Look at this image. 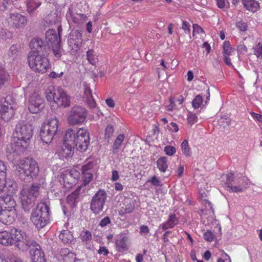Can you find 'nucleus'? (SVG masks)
Instances as JSON below:
<instances>
[{"instance_id":"09e8293b","label":"nucleus","mask_w":262,"mask_h":262,"mask_svg":"<svg viewBox=\"0 0 262 262\" xmlns=\"http://www.w3.org/2000/svg\"><path fill=\"white\" fill-rule=\"evenodd\" d=\"M254 54L258 58H262V45L260 43H257L253 47Z\"/></svg>"},{"instance_id":"4d7b16f0","label":"nucleus","mask_w":262,"mask_h":262,"mask_svg":"<svg viewBox=\"0 0 262 262\" xmlns=\"http://www.w3.org/2000/svg\"><path fill=\"white\" fill-rule=\"evenodd\" d=\"M247 48L245 46L244 43H241L237 47V51L239 55H243V54L247 53Z\"/></svg>"},{"instance_id":"864d4df0","label":"nucleus","mask_w":262,"mask_h":262,"mask_svg":"<svg viewBox=\"0 0 262 262\" xmlns=\"http://www.w3.org/2000/svg\"><path fill=\"white\" fill-rule=\"evenodd\" d=\"M114 132V129L112 125H108L105 129V137L107 139H110Z\"/></svg>"},{"instance_id":"f03ea898","label":"nucleus","mask_w":262,"mask_h":262,"mask_svg":"<svg viewBox=\"0 0 262 262\" xmlns=\"http://www.w3.org/2000/svg\"><path fill=\"white\" fill-rule=\"evenodd\" d=\"M2 192L7 193L0 196V220L3 224H10L16 215V202L12 196L14 193H10L7 188Z\"/></svg>"},{"instance_id":"f257e3e1","label":"nucleus","mask_w":262,"mask_h":262,"mask_svg":"<svg viewBox=\"0 0 262 262\" xmlns=\"http://www.w3.org/2000/svg\"><path fill=\"white\" fill-rule=\"evenodd\" d=\"M33 136V127L29 122L20 121L16 125L10 146L12 151L20 154L30 145Z\"/></svg>"},{"instance_id":"3c124183","label":"nucleus","mask_w":262,"mask_h":262,"mask_svg":"<svg viewBox=\"0 0 262 262\" xmlns=\"http://www.w3.org/2000/svg\"><path fill=\"white\" fill-rule=\"evenodd\" d=\"M198 119V118L197 116L195 115V114H194V113H188L187 121L188 123H190L191 125H192V124H194L195 123V122H196Z\"/></svg>"},{"instance_id":"bb28decb","label":"nucleus","mask_w":262,"mask_h":262,"mask_svg":"<svg viewBox=\"0 0 262 262\" xmlns=\"http://www.w3.org/2000/svg\"><path fill=\"white\" fill-rule=\"evenodd\" d=\"M242 3L246 9L252 12H255L259 8V4L255 0H242Z\"/></svg>"},{"instance_id":"e2e57ef3","label":"nucleus","mask_w":262,"mask_h":262,"mask_svg":"<svg viewBox=\"0 0 262 262\" xmlns=\"http://www.w3.org/2000/svg\"><path fill=\"white\" fill-rule=\"evenodd\" d=\"M110 223H111V220H110L109 217L106 216V217H104L103 219H102L100 221L99 225L101 227H105V226H106V225H108V224H110Z\"/></svg>"},{"instance_id":"603ef678","label":"nucleus","mask_w":262,"mask_h":262,"mask_svg":"<svg viewBox=\"0 0 262 262\" xmlns=\"http://www.w3.org/2000/svg\"><path fill=\"white\" fill-rule=\"evenodd\" d=\"M236 26L241 31H246L248 28L247 23L242 21V20H239L236 23Z\"/></svg>"},{"instance_id":"49530a36","label":"nucleus","mask_w":262,"mask_h":262,"mask_svg":"<svg viewBox=\"0 0 262 262\" xmlns=\"http://www.w3.org/2000/svg\"><path fill=\"white\" fill-rule=\"evenodd\" d=\"M82 174L83 175V182L85 185L90 183L91 180H92L93 174L92 172L82 171Z\"/></svg>"},{"instance_id":"0eeeda50","label":"nucleus","mask_w":262,"mask_h":262,"mask_svg":"<svg viewBox=\"0 0 262 262\" xmlns=\"http://www.w3.org/2000/svg\"><path fill=\"white\" fill-rule=\"evenodd\" d=\"M24 231L17 229H11L9 231H0V244L3 245H15L19 250L25 249L23 243Z\"/></svg>"},{"instance_id":"c03bdc74","label":"nucleus","mask_w":262,"mask_h":262,"mask_svg":"<svg viewBox=\"0 0 262 262\" xmlns=\"http://www.w3.org/2000/svg\"><path fill=\"white\" fill-rule=\"evenodd\" d=\"M11 37H12V33L4 29L3 27L0 25V39L5 40V39Z\"/></svg>"},{"instance_id":"37998d69","label":"nucleus","mask_w":262,"mask_h":262,"mask_svg":"<svg viewBox=\"0 0 262 262\" xmlns=\"http://www.w3.org/2000/svg\"><path fill=\"white\" fill-rule=\"evenodd\" d=\"M94 165V163L91 159L86 161L85 163L81 167L82 171L92 172V169Z\"/></svg>"},{"instance_id":"39448f33","label":"nucleus","mask_w":262,"mask_h":262,"mask_svg":"<svg viewBox=\"0 0 262 262\" xmlns=\"http://www.w3.org/2000/svg\"><path fill=\"white\" fill-rule=\"evenodd\" d=\"M30 220L37 228H42L48 225L50 222V208L47 202L38 203L32 210Z\"/></svg>"},{"instance_id":"a18cd8bd","label":"nucleus","mask_w":262,"mask_h":262,"mask_svg":"<svg viewBox=\"0 0 262 262\" xmlns=\"http://www.w3.org/2000/svg\"><path fill=\"white\" fill-rule=\"evenodd\" d=\"M164 151L168 156H172L177 151L176 147L172 145H166L164 148Z\"/></svg>"},{"instance_id":"2eb2a0df","label":"nucleus","mask_w":262,"mask_h":262,"mask_svg":"<svg viewBox=\"0 0 262 262\" xmlns=\"http://www.w3.org/2000/svg\"><path fill=\"white\" fill-rule=\"evenodd\" d=\"M45 107V99L38 92L34 91L28 98V107L32 113H39Z\"/></svg>"},{"instance_id":"e433bc0d","label":"nucleus","mask_w":262,"mask_h":262,"mask_svg":"<svg viewBox=\"0 0 262 262\" xmlns=\"http://www.w3.org/2000/svg\"><path fill=\"white\" fill-rule=\"evenodd\" d=\"M223 55H231L234 52L235 49L231 47L229 41L226 40L223 44Z\"/></svg>"},{"instance_id":"412c9836","label":"nucleus","mask_w":262,"mask_h":262,"mask_svg":"<svg viewBox=\"0 0 262 262\" xmlns=\"http://www.w3.org/2000/svg\"><path fill=\"white\" fill-rule=\"evenodd\" d=\"M9 22L12 23L16 28H24L27 24L28 20L25 15L20 13H11L10 14Z\"/></svg>"},{"instance_id":"cd10ccee","label":"nucleus","mask_w":262,"mask_h":262,"mask_svg":"<svg viewBox=\"0 0 262 262\" xmlns=\"http://www.w3.org/2000/svg\"><path fill=\"white\" fill-rule=\"evenodd\" d=\"M61 254L63 255L64 262H81L79 259L76 258L75 253L69 252L68 249H62Z\"/></svg>"},{"instance_id":"7c9ffc66","label":"nucleus","mask_w":262,"mask_h":262,"mask_svg":"<svg viewBox=\"0 0 262 262\" xmlns=\"http://www.w3.org/2000/svg\"><path fill=\"white\" fill-rule=\"evenodd\" d=\"M59 237L64 243H71L73 241V234L69 230H62Z\"/></svg>"},{"instance_id":"7ed1b4c3","label":"nucleus","mask_w":262,"mask_h":262,"mask_svg":"<svg viewBox=\"0 0 262 262\" xmlns=\"http://www.w3.org/2000/svg\"><path fill=\"white\" fill-rule=\"evenodd\" d=\"M66 141H70L77 149L85 151L90 143V134L85 128H78L77 129H68L66 131Z\"/></svg>"},{"instance_id":"8fccbe9b","label":"nucleus","mask_w":262,"mask_h":262,"mask_svg":"<svg viewBox=\"0 0 262 262\" xmlns=\"http://www.w3.org/2000/svg\"><path fill=\"white\" fill-rule=\"evenodd\" d=\"M80 238L83 241H90L92 239V233L89 231H83L80 233Z\"/></svg>"},{"instance_id":"680f3d73","label":"nucleus","mask_w":262,"mask_h":262,"mask_svg":"<svg viewBox=\"0 0 262 262\" xmlns=\"http://www.w3.org/2000/svg\"><path fill=\"white\" fill-rule=\"evenodd\" d=\"M169 130L171 132H173V133H177V132L179 131V126L177 123H173V122H171V123L168 125Z\"/></svg>"},{"instance_id":"bf43d9fd","label":"nucleus","mask_w":262,"mask_h":262,"mask_svg":"<svg viewBox=\"0 0 262 262\" xmlns=\"http://www.w3.org/2000/svg\"><path fill=\"white\" fill-rule=\"evenodd\" d=\"M149 232V229L147 226H145V225H142L140 227V234L142 235H144L146 236L147 234H148Z\"/></svg>"},{"instance_id":"6e6552de","label":"nucleus","mask_w":262,"mask_h":262,"mask_svg":"<svg viewBox=\"0 0 262 262\" xmlns=\"http://www.w3.org/2000/svg\"><path fill=\"white\" fill-rule=\"evenodd\" d=\"M45 94L49 102H53L63 107H67L70 105V97L61 88L54 89L53 86H50L46 90Z\"/></svg>"},{"instance_id":"ea45409f","label":"nucleus","mask_w":262,"mask_h":262,"mask_svg":"<svg viewBox=\"0 0 262 262\" xmlns=\"http://www.w3.org/2000/svg\"><path fill=\"white\" fill-rule=\"evenodd\" d=\"M83 97H85L86 100H93L92 91L90 89V86L89 84H85V83L84 84Z\"/></svg>"},{"instance_id":"20e7f679","label":"nucleus","mask_w":262,"mask_h":262,"mask_svg":"<svg viewBox=\"0 0 262 262\" xmlns=\"http://www.w3.org/2000/svg\"><path fill=\"white\" fill-rule=\"evenodd\" d=\"M15 168L21 178L26 177L28 180L36 178L39 172L37 162L29 158L18 161L15 165Z\"/></svg>"},{"instance_id":"9b49d317","label":"nucleus","mask_w":262,"mask_h":262,"mask_svg":"<svg viewBox=\"0 0 262 262\" xmlns=\"http://www.w3.org/2000/svg\"><path fill=\"white\" fill-rule=\"evenodd\" d=\"M39 194V185L33 184L31 187H24L20 193L22 207L25 211H29Z\"/></svg>"},{"instance_id":"c756f323","label":"nucleus","mask_w":262,"mask_h":262,"mask_svg":"<svg viewBox=\"0 0 262 262\" xmlns=\"http://www.w3.org/2000/svg\"><path fill=\"white\" fill-rule=\"evenodd\" d=\"M167 158L162 156L157 161V167L161 172H165L168 168Z\"/></svg>"},{"instance_id":"13d9d810","label":"nucleus","mask_w":262,"mask_h":262,"mask_svg":"<svg viewBox=\"0 0 262 262\" xmlns=\"http://www.w3.org/2000/svg\"><path fill=\"white\" fill-rule=\"evenodd\" d=\"M147 183H151L154 186H160V181L156 176L152 177L150 179L147 181Z\"/></svg>"},{"instance_id":"a878e982","label":"nucleus","mask_w":262,"mask_h":262,"mask_svg":"<svg viewBox=\"0 0 262 262\" xmlns=\"http://www.w3.org/2000/svg\"><path fill=\"white\" fill-rule=\"evenodd\" d=\"M179 219L177 217L176 214L171 213L169 214L167 221L160 225L159 228H161L163 230L172 228L175 225H177Z\"/></svg>"},{"instance_id":"a211bd4d","label":"nucleus","mask_w":262,"mask_h":262,"mask_svg":"<svg viewBox=\"0 0 262 262\" xmlns=\"http://www.w3.org/2000/svg\"><path fill=\"white\" fill-rule=\"evenodd\" d=\"M106 193L103 190H99L94 195L91 203L90 208L95 214L102 211L106 199Z\"/></svg>"},{"instance_id":"4468645a","label":"nucleus","mask_w":262,"mask_h":262,"mask_svg":"<svg viewBox=\"0 0 262 262\" xmlns=\"http://www.w3.org/2000/svg\"><path fill=\"white\" fill-rule=\"evenodd\" d=\"M80 177V172L76 168L62 171L59 177V181L61 184L66 189H70L77 183Z\"/></svg>"},{"instance_id":"69168bd1","label":"nucleus","mask_w":262,"mask_h":262,"mask_svg":"<svg viewBox=\"0 0 262 262\" xmlns=\"http://www.w3.org/2000/svg\"><path fill=\"white\" fill-rule=\"evenodd\" d=\"M182 27L185 33H189L190 31V25L189 23L186 21V20H184L183 21Z\"/></svg>"},{"instance_id":"6e6d98bb","label":"nucleus","mask_w":262,"mask_h":262,"mask_svg":"<svg viewBox=\"0 0 262 262\" xmlns=\"http://www.w3.org/2000/svg\"><path fill=\"white\" fill-rule=\"evenodd\" d=\"M216 3L218 8L223 9V8H228L229 2L228 0H216Z\"/></svg>"},{"instance_id":"a19ab883","label":"nucleus","mask_w":262,"mask_h":262,"mask_svg":"<svg viewBox=\"0 0 262 262\" xmlns=\"http://www.w3.org/2000/svg\"><path fill=\"white\" fill-rule=\"evenodd\" d=\"M200 196L202 199V203L204 204L206 206V208H212V205L209 201H208L207 199H206L207 197V193H205V192L201 191V190H200Z\"/></svg>"},{"instance_id":"dca6fc26","label":"nucleus","mask_w":262,"mask_h":262,"mask_svg":"<svg viewBox=\"0 0 262 262\" xmlns=\"http://www.w3.org/2000/svg\"><path fill=\"white\" fill-rule=\"evenodd\" d=\"M7 166L0 160V193L6 188L8 192H15L17 184L12 180H7Z\"/></svg>"},{"instance_id":"1a4fd4ad","label":"nucleus","mask_w":262,"mask_h":262,"mask_svg":"<svg viewBox=\"0 0 262 262\" xmlns=\"http://www.w3.org/2000/svg\"><path fill=\"white\" fill-rule=\"evenodd\" d=\"M22 243L25 246L24 249H21L22 251H25L30 248V254L33 262H47L45 253L42 251L39 244L35 241L31 240L24 231Z\"/></svg>"},{"instance_id":"f704fd0d","label":"nucleus","mask_w":262,"mask_h":262,"mask_svg":"<svg viewBox=\"0 0 262 262\" xmlns=\"http://www.w3.org/2000/svg\"><path fill=\"white\" fill-rule=\"evenodd\" d=\"M41 3L40 0H28L27 2V10L29 12H32L40 6Z\"/></svg>"},{"instance_id":"79ce46f5","label":"nucleus","mask_w":262,"mask_h":262,"mask_svg":"<svg viewBox=\"0 0 262 262\" xmlns=\"http://www.w3.org/2000/svg\"><path fill=\"white\" fill-rule=\"evenodd\" d=\"M203 97L201 95H196L192 101V105L195 108L200 107L203 103Z\"/></svg>"},{"instance_id":"9d476101","label":"nucleus","mask_w":262,"mask_h":262,"mask_svg":"<svg viewBox=\"0 0 262 262\" xmlns=\"http://www.w3.org/2000/svg\"><path fill=\"white\" fill-rule=\"evenodd\" d=\"M18 105L12 95L0 99V115L4 121H9L13 117Z\"/></svg>"},{"instance_id":"338daca9","label":"nucleus","mask_w":262,"mask_h":262,"mask_svg":"<svg viewBox=\"0 0 262 262\" xmlns=\"http://www.w3.org/2000/svg\"><path fill=\"white\" fill-rule=\"evenodd\" d=\"M250 114L255 120H257L258 122H262L261 115H259V114H257V113H254L253 112H250Z\"/></svg>"},{"instance_id":"0e129e2a","label":"nucleus","mask_w":262,"mask_h":262,"mask_svg":"<svg viewBox=\"0 0 262 262\" xmlns=\"http://www.w3.org/2000/svg\"><path fill=\"white\" fill-rule=\"evenodd\" d=\"M98 253L103 256H106L108 253V250L106 247L100 246L98 250Z\"/></svg>"},{"instance_id":"ddd939ff","label":"nucleus","mask_w":262,"mask_h":262,"mask_svg":"<svg viewBox=\"0 0 262 262\" xmlns=\"http://www.w3.org/2000/svg\"><path fill=\"white\" fill-rule=\"evenodd\" d=\"M226 185L228 190L233 192H241L248 185L249 180L247 178H235L233 173L226 175Z\"/></svg>"},{"instance_id":"b1692460","label":"nucleus","mask_w":262,"mask_h":262,"mask_svg":"<svg viewBox=\"0 0 262 262\" xmlns=\"http://www.w3.org/2000/svg\"><path fill=\"white\" fill-rule=\"evenodd\" d=\"M215 223L218 227V231L216 232V234H213L212 231L209 229L203 231V237L207 242H212L216 237H220L222 235V229L220 223L218 222H215Z\"/></svg>"},{"instance_id":"4be33fe9","label":"nucleus","mask_w":262,"mask_h":262,"mask_svg":"<svg viewBox=\"0 0 262 262\" xmlns=\"http://www.w3.org/2000/svg\"><path fill=\"white\" fill-rule=\"evenodd\" d=\"M66 18L69 21L71 20L75 24H80L81 21L85 20L86 16L83 14L77 13L74 6H70L66 13Z\"/></svg>"},{"instance_id":"c9c22d12","label":"nucleus","mask_w":262,"mask_h":262,"mask_svg":"<svg viewBox=\"0 0 262 262\" xmlns=\"http://www.w3.org/2000/svg\"><path fill=\"white\" fill-rule=\"evenodd\" d=\"M181 148L182 149L183 155L186 157H190L191 155V151L188 144L187 139H184L181 145Z\"/></svg>"},{"instance_id":"c85d7f7f","label":"nucleus","mask_w":262,"mask_h":262,"mask_svg":"<svg viewBox=\"0 0 262 262\" xmlns=\"http://www.w3.org/2000/svg\"><path fill=\"white\" fill-rule=\"evenodd\" d=\"M43 41L40 37H34L30 42V47L32 49L31 51H35L36 52H40L42 49Z\"/></svg>"},{"instance_id":"2f4dec72","label":"nucleus","mask_w":262,"mask_h":262,"mask_svg":"<svg viewBox=\"0 0 262 262\" xmlns=\"http://www.w3.org/2000/svg\"><path fill=\"white\" fill-rule=\"evenodd\" d=\"M125 136L123 134H119L116 138L113 146V151L114 153H117L121 148L122 143L124 140Z\"/></svg>"},{"instance_id":"052dcab7","label":"nucleus","mask_w":262,"mask_h":262,"mask_svg":"<svg viewBox=\"0 0 262 262\" xmlns=\"http://www.w3.org/2000/svg\"><path fill=\"white\" fill-rule=\"evenodd\" d=\"M203 33V29L197 24H194L193 25V34L195 35L196 33Z\"/></svg>"},{"instance_id":"de8ad7c7","label":"nucleus","mask_w":262,"mask_h":262,"mask_svg":"<svg viewBox=\"0 0 262 262\" xmlns=\"http://www.w3.org/2000/svg\"><path fill=\"white\" fill-rule=\"evenodd\" d=\"M12 2V0H0V11L8 9Z\"/></svg>"},{"instance_id":"393cba45","label":"nucleus","mask_w":262,"mask_h":262,"mask_svg":"<svg viewBox=\"0 0 262 262\" xmlns=\"http://www.w3.org/2000/svg\"><path fill=\"white\" fill-rule=\"evenodd\" d=\"M46 37L48 43L50 44L52 47L54 44H58V42H60V37H58L55 30H48L46 31Z\"/></svg>"},{"instance_id":"58836bf2","label":"nucleus","mask_w":262,"mask_h":262,"mask_svg":"<svg viewBox=\"0 0 262 262\" xmlns=\"http://www.w3.org/2000/svg\"><path fill=\"white\" fill-rule=\"evenodd\" d=\"M18 53V48L17 45H12L10 47L7 54L11 59H14V58L17 56Z\"/></svg>"},{"instance_id":"5701e85b","label":"nucleus","mask_w":262,"mask_h":262,"mask_svg":"<svg viewBox=\"0 0 262 262\" xmlns=\"http://www.w3.org/2000/svg\"><path fill=\"white\" fill-rule=\"evenodd\" d=\"M116 249L119 252H123L128 249V238L125 234H118L115 238Z\"/></svg>"},{"instance_id":"774afa93","label":"nucleus","mask_w":262,"mask_h":262,"mask_svg":"<svg viewBox=\"0 0 262 262\" xmlns=\"http://www.w3.org/2000/svg\"><path fill=\"white\" fill-rule=\"evenodd\" d=\"M119 179V172L116 170H113L112 173L111 180L112 181H116Z\"/></svg>"},{"instance_id":"473e14b6","label":"nucleus","mask_w":262,"mask_h":262,"mask_svg":"<svg viewBox=\"0 0 262 262\" xmlns=\"http://www.w3.org/2000/svg\"><path fill=\"white\" fill-rule=\"evenodd\" d=\"M10 80V76L0 66V88L7 84Z\"/></svg>"},{"instance_id":"72a5a7b5","label":"nucleus","mask_w":262,"mask_h":262,"mask_svg":"<svg viewBox=\"0 0 262 262\" xmlns=\"http://www.w3.org/2000/svg\"><path fill=\"white\" fill-rule=\"evenodd\" d=\"M79 195V190H76L67 196V202L71 206H74Z\"/></svg>"},{"instance_id":"6ab92c4d","label":"nucleus","mask_w":262,"mask_h":262,"mask_svg":"<svg viewBox=\"0 0 262 262\" xmlns=\"http://www.w3.org/2000/svg\"><path fill=\"white\" fill-rule=\"evenodd\" d=\"M74 149L73 145L70 141H67V132H66L63 145L59 148L57 154L62 160H69L74 155Z\"/></svg>"},{"instance_id":"423d86ee","label":"nucleus","mask_w":262,"mask_h":262,"mask_svg":"<svg viewBox=\"0 0 262 262\" xmlns=\"http://www.w3.org/2000/svg\"><path fill=\"white\" fill-rule=\"evenodd\" d=\"M27 59L29 67L34 72L44 74L51 68L48 58L40 52L30 51L28 54Z\"/></svg>"},{"instance_id":"f3484780","label":"nucleus","mask_w":262,"mask_h":262,"mask_svg":"<svg viewBox=\"0 0 262 262\" xmlns=\"http://www.w3.org/2000/svg\"><path fill=\"white\" fill-rule=\"evenodd\" d=\"M86 110L81 106H75L69 112L67 118L68 122L71 125H77L84 122L86 118Z\"/></svg>"},{"instance_id":"5fc2aeb1","label":"nucleus","mask_w":262,"mask_h":262,"mask_svg":"<svg viewBox=\"0 0 262 262\" xmlns=\"http://www.w3.org/2000/svg\"><path fill=\"white\" fill-rule=\"evenodd\" d=\"M60 43H58L57 45H54L52 47L54 55L57 58H59L61 55V51L60 47Z\"/></svg>"},{"instance_id":"f8f14e48","label":"nucleus","mask_w":262,"mask_h":262,"mask_svg":"<svg viewBox=\"0 0 262 262\" xmlns=\"http://www.w3.org/2000/svg\"><path fill=\"white\" fill-rule=\"evenodd\" d=\"M59 125V121L56 117L49 119L43 123L40 130V136L42 142L47 144L52 142L57 133Z\"/></svg>"},{"instance_id":"4c0bfd02","label":"nucleus","mask_w":262,"mask_h":262,"mask_svg":"<svg viewBox=\"0 0 262 262\" xmlns=\"http://www.w3.org/2000/svg\"><path fill=\"white\" fill-rule=\"evenodd\" d=\"M87 59L89 62L92 64H95L98 61L97 56L93 50H89L86 53Z\"/></svg>"},{"instance_id":"aec40b11","label":"nucleus","mask_w":262,"mask_h":262,"mask_svg":"<svg viewBox=\"0 0 262 262\" xmlns=\"http://www.w3.org/2000/svg\"><path fill=\"white\" fill-rule=\"evenodd\" d=\"M82 43V33L77 30H73L68 37V44L74 51H77L81 47Z\"/></svg>"}]
</instances>
